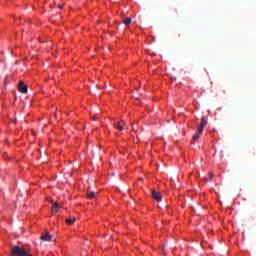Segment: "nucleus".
Segmentation results:
<instances>
[{
  "mask_svg": "<svg viewBox=\"0 0 256 256\" xmlns=\"http://www.w3.org/2000/svg\"><path fill=\"white\" fill-rule=\"evenodd\" d=\"M208 124V120L205 116H202L201 118V122L200 124H198L197 128H196V132L194 134V136H192V140L196 141L199 140L201 134H203V130L205 128V126H207Z\"/></svg>",
  "mask_w": 256,
  "mask_h": 256,
  "instance_id": "obj_1",
  "label": "nucleus"
},
{
  "mask_svg": "<svg viewBox=\"0 0 256 256\" xmlns=\"http://www.w3.org/2000/svg\"><path fill=\"white\" fill-rule=\"evenodd\" d=\"M11 256H32L25 247L22 246H12L11 247Z\"/></svg>",
  "mask_w": 256,
  "mask_h": 256,
  "instance_id": "obj_2",
  "label": "nucleus"
},
{
  "mask_svg": "<svg viewBox=\"0 0 256 256\" xmlns=\"http://www.w3.org/2000/svg\"><path fill=\"white\" fill-rule=\"evenodd\" d=\"M18 91L20 93H23L24 95H27L28 93V88H27V85H25V82L23 81H19V84H18Z\"/></svg>",
  "mask_w": 256,
  "mask_h": 256,
  "instance_id": "obj_3",
  "label": "nucleus"
},
{
  "mask_svg": "<svg viewBox=\"0 0 256 256\" xmlns=\"http://www.w3.org/2000/svg\"><path fill=\"white\" fill-rule=\"evenodd\" d=\"M152 197L156 201H161V199H162L161 193L159 191H156L155 189H153V191H152Z\"/></svg>",
  "mask_w": 256,
  "mask_h": 256,
  "instance_id": "obj_4",
  "label": "nucleus"
},
{
  "mask_svg": "<svg viewBox=\"0 0 256 256\" xmlns=\"http://www.w3.org/2000/svg\"><path fill=\"white\" fill-rule=\"evenodd\" d=\"M125 124H126L125 120H121L120 122H115L114 128H117L118 130H123Z\"/></svg>",
  "mask_w": 256,
  "mask_h": 256,
  "instance_id": "obj_5",
  "label": "nucleus"
},
{
  "mask_svg": "<svg viewBox=\"0 0 256 256\" xmlns=\"http://www.w3.org/2000/svg\"><path fill=\"white\" fill-rule=\"evenodd\" d=\"M52 237L53 235H50V233H44L43 235H41L40 239H42L43 241H51Z\"/></svg>",
  "mask_w": 256,
  "mask_h": 256,
  "instance_id": "obj_6",
  "label": "nucleus"
},
{
  "mask_svg": "<svg viewBox=\"0 0 256 256\" xmlns=\"http://www.w3.org/2000/svg\"><path fill=\"white\" fill-rule=\"evenodd\" d=\"M59 209H61V205L59 203H53L52 213H58Z\"/></svg>",
  "mask_w": 256,
  "mask_h": 256,
  "instance_id": "obj_7",
  "label": "nucleus"
},
{
  "mask_svg": "<svg viewBox=\"0 0 256 256\" xmlns=\"http://www.w3.org/2000/svg\"><path fill=\"white\" fill-rule=\"evenodd\" d=\"M87 197L88 199H95L96 193H94V191H88Z\"/></svg>",
  "mask_w": 256,
  "mask_h": 256,
  "instance_id": "obj_8",
  "label": "nucleus"
},
{
  "mask_svg": "<svg viewBox=\"0 0 256 256\" xmlns=\"http://www.w3.org/2000/svg\"><path fill=\"white\" fill-rule=\"evenodd\" d=\"M213 177H214V173H209L208 177L204 178V181L206 183H208L209 181H211L213 179Z\"/></svg>",
  "mask_w": 256,
  "mask_h": 256,
  "instance_id": "obj_9",
  "label": "nucleus"
},
{
  "mask_svg": "<svg viewBox=\"0 0 256 256\" xmlns=\"http://www.w3.org/2000/svg\"><path fill=\"white\" fill-rule=\"evenodd\" d=\"M131 21H132L131 17H126V18L124 19L123 23H124L125 25H130Z\"/></svg>",
  "mask_w": 256,
  "mask_h": 256,
  "instance_id": "obj_10",
  "label": "nucleus"
},
{
  "mask_svg": "<svg viewBox=\"0 0 256 256\" xmlns=\"http://www.w3.org/2000/svg\"><path fill=\"white\" fill-rule=\"evenodd\" d=\"M74 221H75V218L66 219V223H68V225H73Z\"/></svg>",
  "mask_w": 256,
  "mask_h": 256,
  "instance_id": "obj_11",
  "label": "nucleus"
},
{
  "mask_svg": "<svg viewBox=\"0 0 256 256\" xmlns=\"http://www.w3.org/2000/svg\"><path fill=\"white\" fill-rule=\"evenodd\" d=\"M92 120H97V117L96 116H92Z\"/></svg>",
  "mask_w": 256,
  "mask_h": 256,
  "instance_id": "obj_12",
  "label": "nucleus"
},
{
  "mask_svg": "<svg viewBox=\"0 0 256 256\" xmlns=\"http://www.w3.org/2000/svg\"><path fill=\"white\" fill-rule=\"evenodd\" d=\"M58 7H60V8H61V7H62V5H58Z\"/></svg>",
  "mask_w": 256,
  "mask_h": 256,
  "instance_id": "obj_13",
  "label": "nucleus"
}]
</instances>
